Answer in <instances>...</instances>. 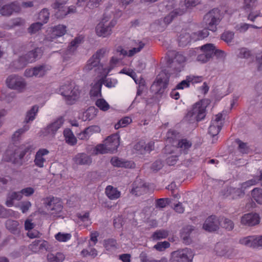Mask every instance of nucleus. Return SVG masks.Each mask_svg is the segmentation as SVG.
I'll list each match as a JSON object with an SVG mask.
<instances>
[{
    "instance_id": "1",
    "label": "nucleus",
    "mask_w": 262,
    "mask_h": 262,
    "mask_svg": "<svg viewBox=\"0 0 262 262\" xmlns=\"http://www.w3.org/2000/svg\"><path fill=\"white\" fill-rule=\"evenodd\" d=\"M119 59L116 57H112L108 64L101 66L99 68L100 75L97 76L92 83V88L90 91V95L92 98H98L101 96V87L104 78L118 66Z\"/></svg>"
},
{
    "instance_id": "2",
    "label": "nucleus",
    "mask_w": 262,
    "mask_h": 262,
    "mask_svg": "<svg viewBox=\"0 0 262 262\" xmlns=\"http://www.w3.org/2000/svg\"><path fill=\"white\" fill-rule=\"evenodd\" d=\"M221 20L220 11L218 9H213L207 13L204 17V21L207 26V29L193 33L192 34V39L193 41L201 40L207 37L209 35L208 30L212 31L216 30V26Z\"/></svg>"
},
{
    "instance_id": "3",
    "label": "nucleus",
    "mask_w": 262,
    "mask_h": 262,
    "mask_svg": "<svg viewBox=\"0 0 262 262\" xmlns=\"http://www.w3.org/2000/svg\"><path fill=\"white\" fill-rule=\"evenodd\" d=\"M117 24V19L114 16L112 18V14L108 12H105L99 23L95 27V33L100 37H108L112 33V29Z\"/></svg>"
},
{
    "instance_id": "4",
    "label": "nucleus",
    "mask_w": 262,
    "mask_h": 262,
    "mask_svg": "<svg viewBox=\"0 0 262 262\" xmlns=\"http://www.w3.org/2000/svg\"><path fill=\"white\" fill-rule=\"evenodd\" d=\"M210 103V100L204 99L195 103L186 115L190 122L199 121L206 116V109Z\"/></svg>"
},
{
    "instance_id": "5",
    "label": "nucleus",
    "mask_w": 262,
    "mask_h": 262,
    "mask_svg": "<svg viewBox=\"0 0 262 262\" xmlns=\"http://www.w3.org/2000/svg\"><path fill=\"white\" fill-rule=\"evenodd\" d=\"M59 91L69 104L75 103L78 100L80 95V91L78 86L72 84L61 85Z\"/></svg>"
},
{
    "instance_id": "6",
    "label": "nucleus",
    "mask_w": 262,
    "mask_h": 262,
    "mask_svg": "<svg viewBox=\"0 0 262 262\" xmlns=\"http://www.w3.org/2000/svg\"><path fill=\"white\" fill-rule=\"evenodd\" d=\"M43 204L51 216L59 217L62 216L63 205L60 199L52 196L47 197L43 199Z\"/></svg>"
},
{
    "instance_id": "7",
    "label": "nucleus",
    "mask_w": 262,
    "mask_h": 262,
    "mask_svg": "<svg viewBox=\"0 0 262 262\" xmlns=\"http://www.w3.org/2000/svg\"><path fill=\"white\" fill-rule=\"evenodd\" d=\"M258 183H259L262 186V171H260L259 174L255 176L253 179L242 183L240 188H230L228 189L227 195H231L233 199L242 196L246 189Z\"/></svg>"
},
{
    "instance_id": "8",
    "label": "nucleus",
    "mask_w": 262,
    "mask_h": 262,
    "mask_svg": "<svg viewBox=\"0 0 262 262\" xmlns=\"http://www.w3.org/2000/svg\"><path fill=\"white\" fill-rule=\"evenodd\" d=\"M200 3V0H185L184 5H181V8L176 9L171 12L169 15L164 18V21L166 24H169L177 15H181L185 13L187 10L190 9Z\"/></svg>"
},
{
    "instance_id": "9",
    "label": "nucleus",
    "mask_w": 262,
    "mask_h": 262,
    "mask_svg": "<svg viewBox=\"0 0 262 262\" xmlns=\"http://www.w3.org/2000/svg\"><path fill=\"white\" fill-rule=\"evenodd\" d=\"M6 84L9 88L19 93L24 92L27 86L25 79L21 76L16 75L9 76L6 79Z\"/></svg>"
},
{
    "instance_id": "10",
    "label": "nucleus",
    "mask_w": 262,
    "mask_h": 262,
    "mask_svg": "<svg viewBox=\"0 0 262 262\" xmlns=\"http://www.w3.org/2000/svg\"><path fill=\"white\" fill-rule=\"evenodd\" d=\"M67 27L64 25H59L55 26L49 31L51 33L48 34L45 43L52 47L54 43L58 42L57 39L63 36L67 33Z\"/></svg>"
},
{
    "instance_id": "11",
    "label": "nucleus",
    "mask_w": 262,
    "mask_h": 262,
    "mask_svg": "<svg viewBox=\"0 0 262 262\" xmlns=\"http://www.w3.org/2000/svg\"><path fill=\"white\" fill-rule=\"evenodd\" d=\"M193 254L191 250L185 248L174 251L171 254L170 262H192Z\"/></svg>"
},
{
    "instance_id": "12",
    "label": "nucleus",
    "mask_w": 262,
    "mask_h": 262,
    "mask_svg": "<svg viewBox=\"0 0 262 262\" xmlns=\"http://www.w3.org/2000/svg\"><path fill=\"white\" fill-rule=\"evenodd\" d=\"M51 69V67L49 65H39L26 69L24 75L27 78L33 77L41 78L45 76Z\"/></svg>"
},
{
    "instance_id": "13",
    "label": "nucleus",
    "mask_w": 262,
    "mask_h": 262,
    "mask_svg": "<svg viewBox=\"0 0 262 262\" xmlns=\"http://www.w3.org/2000/svg\"><path fill=\"white\" fill-rule=\"evenodd\" d=\"M135 43L138 46V48H136L135 46L133 47L132 48L130 49L128 51L124 50L121 47H118L116 50L114 52V56H113L112 57L116 56L119 59V62H120L121 58L118 57L119 56L122 55L123 56H133L136 53L139 52L145 46V43L140 40H136ZM118 64L119 63H118Z\"/></svg>"
},
{
    "instance_id": "14",
    "label": "nucleus",
    "mask_w": 262,
    "mask_h": 262,
    "mask_svg": "<svg viewBox=\"0 0 262 262\" xmlns=\"http://www.w3.org/2000/svg\"><path fill=\"white\" fill-rule=\"evenodd\" d=\"M33 149L34 148L32 146L27 144L21 146L17 150H15L14 154L11 150H8L4 156V159L7 161H13V158L16 159L17 157L21 159L26 153L31 152Z\"/></svg>"
},
{
    "instance_id": "15",
    "label": "nucleus",
    "mask_w": 262,
    "mask_h": 262,
    "mask_svg": "<svg viewBox=\"0 0 262 262\" xmlns=\"http://www.w3.org/2000/svg\"><path fill=\"white\" fill-rule=\"evenodd\" d=\"M53 8L55 11V15L57 18H61L68 14L73 13L75 12V7H67L65 5L60 2V0H56L53 4Z\"/></svg>"
},
{
    "instance_id": "16",
    "label": "nucleus",
    "mask_w": 262,
    "mask_h": 262,
    "mask_svg": "<svg viewBox=\"0 0 262 262\" xmlns=\"http://www.w3.org/2000/svg\"><path fill=\"white\" fill-rule=\"evenodd\" d=\"M223 115L219 113L212 119L209 127L208 133L215 140L217 139L216 136L219 133L223 125Z\"/></svg>"
},
{
    "instance_id": "17",
    "label": "nucleus",
    "mask_w": 262,
    "mask_h": 262,
    "mask_svg": "<svg viewBox=\"0 0 262 262\" xmlns=\"http://www.w3.org/2000/svg\"><path fill=\"white\" fill-rule=\"evenodd\" d=\"M260 218L256 213H248L243 215L241 219L242 225L248 227L254 226L260 223Z\"/></svg>"
},
{
    "instance_id": "18",
    "label": "nucleus",
    "mask_w": 262,
    "mask_h": 262,
    "mask_svg": "<svg viewBox=\"0 0 262 262\" xmlns=\"http://www.w3.org/2000/svg\"><path fill=\"white\" fill-rule=\"evenodd\" d=\"M42 53V50L41 48H37L34 52H30L24 56H21L19 59L20 66L18 68H23L27 63L34 61L36 58L41 56Z\"/></svg>"
},
{
    "instance_id": "19",
    "label": "nucleus",
    "mask_w": 262,
    "mask_h": 262,
    "mask_svg": "<svg viewBox=\"0 0 262 262\" xmlns=\"http://www.w3.org/2000/svg\"><path fill=\"white\" fill-rule=\"evenodd\" d=\"M169 81V76L164 72H161L157 76L156 81L153 83L152 87L157 88V90L160 91L162 89L166 87Z\"/></svg>"
},
{
    "instance_id": "20",
    "label": "nucleus",
    "mask_w": 262,
    "mask_h": 262,
    "mask_svg": "<svg viewBox=\"0 0 262 262\" xmlns=\"http://www.w3.org/2000/svg\"><path fill=\"white\" fill-rule=\"evenodd\" d=\"M120 137L117 134H114L108 136L104 141L107 150L110 152L116 150L120 144Z\"/></svg>"
},
{
    "instance_id": "21",
    "label": "nucleus",
    "mask_w": 262,
    "mask_h": 262,
    "mask_svg": "<svg viewBox=\"0 0 262 262\" xmlns=\"http://www.w3.org/2000/svg\"><path fill=\"white\" fill-rule=\"evenodd\" d=\"M219 224L220 222L217 217L214 215H211L206 220L203 227L206 231L211 232L215 231Z\"/></svg>"
},
{
    "instance_id": "22",
    "label": "nucleus",
    "mask_w": 262,
    "mask_h": 262,
    "mask_svg": "<svg viewBox=\"0 0 262 262\" xmlns=\"http://www.w3.org/2000/svg\"><path fill=\"white\" fill-rule=\"evenodd\" d=\"M49 153V150L46 149L41 148L39 149L36 154L34 159L35 165L39 167H43Z\"/></svg>"
},
{
    "instance_id": "23",
    "label": "nucleus",
    "mask_w": 262,
    "mask_h": 262,
    "mask_svg": "<svg viewBox=\"0 0 262 262\" xmlns=\"http://www.w3.org/2000/svg\"><path fill=\"white\" fill-rule=\"evenodd\" d=\"M20 7L18 3L15 2L4 6L0 9V13L3 15L8 16L13 13L18 12Z\"/></svg>"
},
{
    "instance_id": "24",
    "label": "nucleus",
    "mask_w": 262,
    "mask_h": 262,
    "mask_svg": "<svg viewBox=\"0 0 262 262\" xmlns=\"http://www.w3.org/2000/svg\"><path fill=\"white\" fill-rule=\"evenodd\" d=\"M111 164L115 167L133 168L135 167V164L132 161H127L115 157L111 160Z\"/></svg>"
},
{
    "instance_id": "25",
    "label": "nucleus",
    "mask_w": 262,
    "mask_h": 262,
    "mask_svg": "<svg viewBox=\"0 0 262 262\" xmlns=\"http://www.w3.org/2000/svg\"><path fill=\"white\" fill-rule=\"evenodd\" d=\"M48 247V243L42 240H35L29 246V249L34 253H37Z\"/></svg>"
},
{
    "instance_id": "26",
    "label": "nucleus",
    "mask_w": 262,
    "mask_h": 262,
    "mask_svg": "<svg viewBox=\"0 0 262 262\" xmlns=\"http://www.w3.org/2000/svg\"><path fill=\"white\" fill-rule=\"evenodd\" d=\"M200 50L202 52L206 54L208 57H212L213 55L217 53H224L221 50H217L215 46L212 43H207L200 47Z\"/></svg>"
},
{
    "instance_id": "27",
    "label": "nucleus",
    "mask_w": 262,
    "mask_h": 262,
    "mask_svg": "<svg viewBox=\"0 0 262 262\" xmlns=\"http://www.w3.org/2000/svg\"><path fill=\"white\" fill-rule=\"evenodd\" d=\"M98 113V110L95 107H90L83 113L80 118L84 121H91L94 119Z\"/></svg>"
},
{
    "instance_id": "28",
    "label": "nucleus",
    "mask_w": 262,
    "mask_h": 262,
    "mask_svg": "<svg viewBox=\"0 0 262 262\" xmlns=\"http://www.w3.org/2000/svg\"><path fill=\"white\" fill-rule=\"evenodd\" d=\"M109 63L107 62V63L105 64H100L99 65V64L98 63V61L97 60H95V59L93 58L92 57L87 61L86 62V64H85L84 69H83V71L85 72H89L94 69H96V68L97 69V70H98V76L100 75V74H99V68L100 67H101V66H105L107 64H108V63Z\"/></svg>"
},
{
    "instance_id": "29",
    "label": "nucleus",
    "mask_w": 262,
    "mask_h": 262,
    "mask_svg": "<svg viewBox=\"0 0 262 262\" xmlns=\"http://www.w3.org/2000/svg\"><path fill=\"white\" fill-rule=\"evenodd\" d=\"M73 161L76 164L88 165L92 162L91 158L85 154H78L73 158Z\"/></svg>"
},
{
    "instance_id": "30",
    "label": "nucleus",
    "mask_w": 262,
    "mask_h": 262,
    "mask_svg": "<svg viewBox=\"0 0 262 262\" xmlns=\"http://www.w3.org/2000/svg\"><path fill=\"white\" fill-rule=\"evenodd\" d=\"M22 199L21 194L20 191L18 192H10L8 193L6 205L8 207H12L14 205V201H19Z\"/></svg>"
},
{
    "instance_id": "31",
    "label": "nucleus",
    "mask_w": 262,
    "mask_h": 262,
    "mask_svg": "<svg viewBox=\"0 0 262 262\" xmlns=\"http://www.w3.org/2000/svg\"><path fill=\"white\" fill-rule=\"evenodd\" d=\"M63 135L66 143L69 145L73 146L77 143V138L71 129L69 128L65 129L63 131Z\"/></svg>"
},
{
    "instance_id": "32",
    "label": "nucleus",
    "mask_w": 262,
    "mask_h": 262,
    "mask_svg": "<svg viewBox=\"0 0 262 262\" xmlns=\"http://www.w3.org/2000/svg\"><path fill=\"white\" fill-rule=\"evenodd\" d=\"M105 194L111 200H116L120 198L121 192L116 188L112 186H107L105 188Z\"/></svg>"
},
{
    "instance_id": "33",
    "label": "nucleus",
    "mask_w": 262,
    "mask_h": 262,
    "mask_svg": "<svg viewBox=\"0 0 262 262\" xmlns=\"http://www.w3.org/2000/svg\"><path fill=\"white\" fill-rule=\"evenodd\" d=\"M256 235L248 236L239 239L241 244L249 247L256 248Z\"/></svg>"
},
{
    "instance_id": "34",
    "label": "nucleus",
    "mask_w": 262,
    "mask_h": 262,
    "mask_svg": "<svg viewBox=\"0 0 262 262\" xmlns=\"http://www.w3.org/2000/svg\"><path fill=\"white\" fill-rule=\"evenodd\" d=\"M63 123V119L59 118L54 122L48 126L47 130L48 133L52 135H54L56 132L62 126Z\"/></svg>"
},
{
    "instance_id": "35",
    "label": "nucleus",
    "mask_w": 262,
    "mask_h": 262,
    "mask_svg": "<svg viewBox=\"0 0 262 262\" xmlns=\"http://www.w3.org/2000/svg\"><path fill=\"white\" fill-rule=\"evenodd\" d=\"M146 190L145 185L141 180L136 181L133 185L132 192L135 195H140Z\"/></svg>"
},
{
    "instance_id": "36",
    "label": "nucleus",
    "mask_w": 262,
    "mask_h": 262,
    "mask_svg": "<svg viewBox=\"0 0 262 262\" xmlns=\"http://www.w3.org/2000/svg\"><path fill=\"white\" fill-rule=\"evenodd\" d=\"M252 199L258 204L262 205V188L256 187L251 191Z\"/></svg>"
},
{
    "instance_id": "37",
    "label": "nucleus",
    "mask_w": 262,
    "mask_h": 262,
    "mask_svg": "<svg viewBox=\"0 0 262 262\" xmlns=\"http://www.w3.org/2000/svg\"><path fill=\"white\" fill-rule=\"evenodd\" d=\"M65 258L64 255L60 252L56 254L49 253L47 255L48 262H62Z\"/></svg>"
},
{
    "instance_id": "38",
    "label": "nucleus",
    "mask_w": 262,
    "mask_h": 262,
    "mask_svg": "<svg viewBox=\"0 0 262 262\" xmlns=\"http://www.w3.org/2000/svg\"><path fill=\"white\" fill-rule=\"evenodd\" d=\"M38 106L35 105L33 106L32 108L29 111H28L25 118V121L27 123L34 120L38 113Z\"/></svg>"
},
{
    "instance_id": "39",
    "label": "nucleus",
    "mask_w": 262,
    "mask_h": 262,
    "mask_svg": "<svg viewBox=\"0 0 262 262\" xmlns=\"http://www.w3.org/2000/svg\"><path fill=\"white\" fill-rule=\"evenodd\" d=\"M83 37L82 36L76 37L72 41L68 47V52L69 53H73L76 49L78 46L82 42Z\"/></svg>"
},
{
    "instance_id": "40",
    "label": "nucleus",
    "mask_w": 262,
    "mask_h": 262,
    "mask_svg": "<svg viewBox=\"0 0 262 262\" xmlns=\"http://www.w3.org/2000/svg\"><path fill=\"white\" fill-rule=\"evenodd\" d=\"M96 105L101 111L106 112L108 111L111 106L103 98H98L95 101Z\"/></svg>"
},
{
    "instance_id": "41",
    "label": "nucleus",
    "mask_w": 262,
    "mask_h": 262,
    "mask_svg": "<svg viewBox=\"0 0 262 262\" xmlns=\"http://www.w3.org/2000/svg\"><path fill=\"white\" fill-rule=\"evenodd\" d=\"M78 223H83L84 226H88L90 224L91 221L89 217V212H84L77 214Z\"/></svg>"
},
{
    "instance_id": "42",
    "label": "nucleus",
    "mask_w": 262,
    "mask_h": 262,
    "mask_svg": "<svg viewBox=\"0 0 262 262\" xmlns=\"http://www.w3.org/2000/svg\"><path fill=\"white\" fill-rule=\"evenodd\" d=\"M120 74H126L132 77L136 84H142L141 80H139L136 78V75L135 72L131 69L124 68L119 72Z\"/></svg>"
},
{
    "instance_id": "43",
    "label": "nucleus",
    "mask_w": 262,
    "mask_h": 262,
    "mask_svg": "<svg viewBox=\"0 0 262 262\" xmlns=\"http://www.w3.org/2000/svg\"><path fill=\"white\" fill-rule=\"evenodd\" d=\"M108 152L110 151L108 150H107V148L104 143L103 144H98L94 147L91 153L93 155H98L103 154Z\"/></svg>"
},
{
    "instance_id": "44",
    "label": "nucleus",
    "mask_w": 262,
    "mask_h": 262,
    "mask_svg": "<svg viewBox=\"0 0 262 262\" xmlns=\"http://www.w3.org/2000/svg\"><path fill=\"white\" fill-rule=\"evenodd\" d=\"M104 246L109 253H112L116 249V242L113 239H109L104 241Z\"/></svg>"
},
{
    "instance_id": "45",
    "label": "nucleus",
    "mask_w": 262,
    "mask_h": 262,
    "mask_svg": "<svg viewBox=\"0 0 262 262\" xmlns=\"http://www.w3.org/2000/svg\"><path fill=\"white\" fill-rule=\"evenodd\" d=\"M55 238L59 242H67L72 237V235L69 233L59 232L54 236Z\"/></svg>"
},
{
    "instance_id": "46",
    "label": "nucleus",
    "mask_w": 262,
    "mask_h": 262,
    "mask_svg": "<svg viewBox=\"0 0 262 262\" xmlns=\"http://www.w3.org/2000/svg\"><path fill=\"white\" fill-rule=\"evenodd\" d=\"M192 39V35L189 33H185L181 34L179 38V43L181 46H184L189 43Z\"/></svg>"
},
{
    "instance_id": "47",
    "label": "nucleus",
    "mask_w": 262,
    "mask_h": 262,
    "mask_svg": "<svg viewBox=\"0 0 262 262\" xmlns=\"http://www.w3.org/2000/svg\"><path fill=\"white\" fill-rule=\"evenodd\" d=\"M18 225V222L16 221L8 220L6 222V228L12 232L17 231Z\"/></svg>"
},
{
    "instance_id": "48",
    "label": "nucleus",
    "mask_w": 262,
    "mask_h": 262,
    "mask_svg": "<svg viewBox=\"0 0 262 262\" xmlns=\"http://www.w3.org/2000/svg\"><path fill=\"white\" fill-rule=\"evenodd\" d=\"M132 121L130 118L125 117L120 119L117 123L115 125V128L118 129L121 127H124L129 124Z\"/></svg>"
},
{
    "instance_id": "49",
    "label": "nucleus",
    "mask_w": 262,
    "mask_h": 262,
    "mask_svg": "<svg viewBox=\"0 0 262 262\" xmlns=\"http://www.w3.org/2000/svg\"><path fill=\"white\" fill-rule=\"evenodd\" d=\"M108 53V50L107 48H102L96 52V53L92 56L95 60L98 61L99 64L101 59L104 57V56Z\"/></svg>"
},
{
    "instance_id": "50",
    "label": "nucleus",
    "mask_w": 262,
    "mask_h": 262,
    "mask_svg": "<svg viewBox=\"0 0 262 262\" xmlns=\"http://www.w3.org/2000/svg\"><path fill=\"white\" fill-rule=\"evenodd\" d=\"M25 21L20 18H16L12 19L8 25L5 26L6 29H10L16 26H21L24 25Z\"/></svg>"
},
{
    "instance_id": "51",
    "label": "nucleus",
    "mask_w": 262,
    "mask_h": 262,
    "mask_svg": "<svg viewBox=\"0 0 262 262\" xmlns=\"http://www.w3.org/2000/svg\"><path fill=\"white\" fill-rule=\"evenodd\" d=\"M234 36V32L232 31H227L224 32L221 38L227 43L230 44L231 43Z\"/></svg>"
},
{
    "instance_id": "52",
    "label": "nucleus",
    "mask_w": 262,
    "mask_h": 262,
    "mask_svg": "<svg viewBox=\"0 0 262 262\" xmlns=\"http://www.w3.org/2000/svg\"><path fill=\"white\" fill-rule=\"evenodd\" d=\"M220 225L223 227L230 231L234 228L233 222L228 219H223V220L220 222Z\"/></svg>"
},
{
    "instance_id": "53",
    "label": "nucleus",
    "mask_w": 262,
    "mask_h": 262,
    "mask_svg": "<svg viewBox=\"0 0 262 262\" xmlns=\"http://www.w3.org/2000/svg\"><path fill=\"white\" fill-rule=\"evenodd\" d=\"M168 235V233L166 230H159L155 232L152 236V238L153 240H159L161 239L165 238L167 237Z\"/></svg>"
},
{
    "instance_id": "54",
    "label": "nucleus",
    "mask_w": 262,
    "mask_h": 262,
    "mask_svg": "<svg viewBox=\"0 0 262 262\" xmlns=\"http://www.w3.org/2000/svg\"><path fill=\"white\" fill-rule=\"evenodd\" d=\"M250 27V25L248 24L241 23L237 24L234 28L236 31L241 33H244L248 30Z\"/></svg>"
},
{
    "instance_id": "55",
    "label": "nucleus",
    "mask_w": 262,
    "mask_h": 262,
    "mask_svg": "<svg viewBox=\"0 0 262 262\" xmlns=\"http://www.w3.org/2000/svg\"><path fill=\"white\" fill-rule=\"evenodd\" d=\"M49 17V13L47 9H42L38 14V19L43 23H46Z\"/></svg>"
},
{
    "instance_id": "56",
    "label": "nucleus",
    "mask_w": 262,
    "mask_h": 262,
    "mask_svg": "<svg viewBox=\"0 0 262 262\" xmlns=\"http://www.w3.org/2000/svg\"><path fill=\"white\" fill-rule=\"evenodd\" d=\"M170 246V244L167 241L158 242L154 247L155 249L159 251H163Z\"/></svg>"
},
{
    "instance_id": "57",
    "label": "nucleus",
    "mask_w": 262,
    "mask_h": 262,
    "mask_svg": "<svg viewBox=\"0 0 262 262\" xmlns=\"http://www.w3.org/2000/svg\"><path fill=\"white\" fill-rule=\"evenodd\" d=\"M106 77L104 78L102 84L103 83L105 86L108 88H112L115 87L118 83V81L116 79L108 78L106 79Z\"/></svg>"
},
{
    "instance_id": "58",
    "label": "nucleus",
    "mask_w": 262,
    "mask_h": 262,
    "mask_svg": "<svg viewBox=\"0 0 262 262\" xmlns=\"http://www.w3.org/2000/svg\"><path fill=\"white\" fill-rule=\"evenodd\" d=\"M193 230L192 227L191 226H188L185 228H184L181 233V236L182 238H183L184 241L187 239L188 236H189L191 232Z\"/></svg>"
},
{
    "instance_id": "59",
    "label": "nucleus",
    "mask_w": 262,
    "mask_h": 262,
    "mask_svg": "<svg viewBox=\"0 0 262 262\" xmlns=\"http://www.w3.org/2000/svg\"><path fill=\"white\" fill-rule=\"evenodd\" d=\"M191 146V142L187 141V140L183 139L179 142L178 147H177V149L180 148L181 150H183L185 151L186 149H188L189 147H190Z\"/></svg>"
},
{
    "instance_id": "60",
    "label": "nucleus",
    "mask_w": 262,
    "mask_h": 262,
    "mask_svg": "<svg viewBox=\"0 0 262 262\" xmlns=\"http://www.w3.org/2000/svg\"><path fill=\"white\" fill-rule=\"evenodd\" d=\"M214 250L216 254L219 256H224L227 253L226 247L221 244L216 245Z\"/></svg>"
},
{
    "instance_id": "61",
    "label": "nucleus",
    "mask_w": 262,
    "mask_h": 262,
    "mask_svg": "<svg viewBox=\"0 0 262 262\" xmlns=\"http://www.w3.org/2000/svg\"><path fill=\"white\" fill-rule=\"evenodd\" d=\"M42 26L41 23H36L32 24L28 29V31L31 34H34L39 30Z\"/></svg>"
},
{
    "instance_id": "62",
    "label": "nucleus",
    "mask_w": 262,
    "mask_h": 262,
    "mask_svg": "<svg viewBox=\"0 0 262 262\" xmlns=\"http://www.w3.org/2000/svg\"><path fill=\"white\" fill-rule=\"evenodd\" d=\"M32 204L29 201H24L20 203L19 208L23 213H26L30 208L31 207Z\"/></svg>"
},
{
    "instance_id": "63",
    "label": "nucleus",
    "mask_w": 262,
    "mask_h": 262,
    "mask_svg": "<svg viewBox=\"0 0 262 262\" xmlns=\"http://www.w3.org/2000/svg\"><path fill=\"white\" fill-rule=\"evenodd\" d=\"M76 135L77 138L81 140H88L90 138V136L86 128L80 133H77Z\"/></svg>"
},
{
    "instance_id": "64",
    "label": "nucleus",
    "mask_w": 262,
    "mask_h": 262,
    "mask_svg": "<svg viewBox=\"0 0 262 262\" xmlns=\"http://www.w3.org/2000/svg\"><path fill=\"white\" fill-rule=\"evenodd\" d=\"M86 129L89 132L90 137L94 134L100 133L101 131V128L100 126L96 125L90 126L86 127Z\"/></svg>"
}]
</instances>
